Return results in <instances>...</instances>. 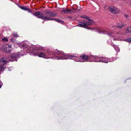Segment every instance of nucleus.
<instances>
[{
    "instance_id": "58836bf2",
    "label": "nucleus",
    "mask_w": 131,
    "mask_h": 131,
    "mask_svg": "<svg viewBox=\"0 0 131 131\" xmlns=\"http://www.w3.org/2000/svg\"><path fill=\"white\" fill-rule=\"evenodd\" d=\"M77 11H78V10H79L80 9H79V8H78V9L77 8Z\"/></svg>"
},
{
    "instance_id": "f704fd0d",
    "label": "nucleus",
    "mask_w": 131,
    "mask_h": 131,
    "mask_svg": "<svg viewBox=\"0 0 131 131\" xmlns=\"http://www.w3.org/2000/svg\"><path fill=\"white\" fill-rule=\"evenodd\" d=\"M26 45H21V48H24L25 47V46Z\"/></svg>"
},
{
    "instance_id": "b1692460",
    "label": "nucleus",
    "mask_w": 131,
    "mask_h": 131,
    "mask_svg": "<svg viewBox=\"0 0 131 131\" xmlns=\"http://www.w3.org/2000/svg\"><path fill=\"white\" fill-rule=\"evenodd\" d=\"M2 40L6 42H7L8 40L6 38H4L2 39Z\"/></svg>"
},
{
    "instance_id": "f257e3e1",
    "label": "nucleus",
    "mask_w": 131,
    "mask_h": 131,
    "mask_svg": "<svg viewBox=\"0 0 131 131\" xmlns=\"http://www.w3.org/2000/svg\"><path fill=\"white\" fill-rule=\"evenodd\" d=\"M56 55L57 54L58 56L57 57L58 59H67L69 58V54L66 55L65 53L62 51H60L58 50H56Z\"/></svg>"
},
{
    "instance_id": "a18cd8bd",
    "label": "nucleus",
    "mask_w": 131,
    "mask_h": 131,
    "mask_svg": "<svg viewBox=\"0 0 131 131\" xmlns=\"http://www.w3.org/2000/svg\"><path fill=\"white\" fill-rule=\"evenodd\" d=\"M9 70H10V69H9Z\"/></svg>"
},
{
    "instance_id": "473e14b6",
    "label": "nucleus",
    "mask_w": 131,
    "mask_h": 131,
    "mask_svg": "<svg viewBox=\"0 0 131 131\" xmlns=\"http://www.w3.org/2000/svg\"><path fill=\"white\" fill-rule=\"evenodd\" d=\"M47 53L48 56H50V51H48L47 52Z\"/></svg>"
},
{
    "instance_id": "f3484780",
    "label": "nucleus",
    "mask_w": 131,
    "mask_h": 131,
    "mask_svg": "<svg viewBox=\"0 0 131 131\" xmlns=\"http://www.w3.org/2000/svg\"><path fill=\"white\" fill-rule=\"evenodd\" d=\"M5 46H6L7 47H8L9 48H11L12 46H11V44H10L8 43H7V44Z\"/></svg>"
},
{
    "instance_id": "2f4dec72",
    "label": "nucleus",
    "mask_w": 131,
    "mask_h": 131,
    "mask_svg": "<svg viewBox=\"0 0 131 131\" xmlns=\"http://www.w3.org/2000/svg\"><path fill=\"white\" fill-rule=\"evenodd\" d=\"M116 51L117 52H118L120 51V49L118 48H117V49H116Z\"/></svg>"
},
{
    "instance_id": "a878e982",
    "label": "nucleus",
    "mask_w": 131,
    "mask_h": 131,
    "mask_svg": "<svg viewBox=\"0 0 131 131\" xmlns=\"http://www.w3.org/2000/svg\"><path fill=\"white\" fill-rule=\"evenodd\" d=\"M89 57H90V59L91 58V59H94V58H96V57L95 56H89Z\"/></svg>"
},
{
    "instance_id": "c85d7f7f",
    "label": "nucleus",
    "mask_w": 131,
    "mask_h": 131,
    "mask_svg": "<svg viewBox=\"0 0 131 131\" xmlns=\"http://www.w3.org/2000/svg\"><path fill=\"white\" fill-rule=\"evenodd\" d=\"M52 14L53 17H55L57 16V14L56 13H52Z\"/></svg>"
},
{
    "instance_id": "f03ea898",
    "label": "nucleus",
    "mask_w": 131,
    "mask_h": 131,
    "mask_svg": "<svg viewBox=\"0 0 131 131\" xmlns=\"http://www.w3.org/2000/svg\"><path fill=\"white\" fill-rule=\"evenodd\" d=\"M8 61H7L6 58H2L0 59V71H3L6 68V64Z\"/></svg>"
},
{
    "instance_id": "393cba45",
    "label": "nucleus",
    "mask_w": 131,
    "mask_h": 131,
    "mask_svg": "<svg viewBox=\"0 0 131 131\" xmlns=\"http://www.w3.org/2000/svg\"><path fill=\"white\" fill-rule=\"evenodd\" d=\"M126 40L127 42H130L131 41V38H127Z\"/></svg>"
},
{
    "instance_id": "412c9836",
    "label": "nucleus",
    "mask_w": 131,
    "mask_h": 131,
    "mask_svg": "<svg viewBox=\"0 0 131 131\" xmlns=\"http://www.w3.org/2000/svg\"><path fill=\"white\" fill-rule=\"evenodd\" d=\"M46 14L49 15L50 13H51V12H50L49 9L45 10Z\"/></svg>"
},
{
    "instance_id": "c9c22d12",
    "label": "nucleus",
    "mask_w": 131,
    "mask_h": 131,
    "mask_svg": "<svg viewBox=\"0 0 131 131\" xmlns=\"http://www.w3.org/2000/svg\"><path fill=\"white\" fill-rule=\"evenodd\" d=\"M2 85V82L1 81H0V89Z\"/></svg>"
},
{
    "instance_id": "5701e85b",
    "label": "nucleus",
    "mask_w": 131,
    "mask_h": 131,
    "mask_svg": "<svg viewBox=\"0 0 131 131\" xmlns=\"http://www.w3.org/2000/svg\"><path fill=\"white\" fill-rule=\"evenodd\" d=\"M52 13H53L52 12H51V13H50L48 15H49V17L50 18V17H53V16H52ZM47 16L48 17V16Z\"/></svg>"
},
{
    "instance_id": "f8f14e48",
    "label": "nucleus",
    "mask_w": 131,
    "mask_h": 131,
    "mask_svg": "<svg viewBox=\"0 0 131 131\" xmlns=\"http://www.w3.org/2000/svg\"><path fill=\"white\" fill-rule=\"evenodd\" d=\"M37 55L39 57L45 58V53L40 52L37 54Z\"/></svg>"
},
{
    "instance_id": "72a5a7b5",
    "label": "nucleus",
    "mask_w": 131,
    "mask_h": 131,
    "mask_svg": "<svg viewBox=\"0 0 131 131\" xmlns=\"http://www.w3.org/2000/svg\"><path fill=\"white\" fill-rule=\"evenodd\" d=\"M84 22L86 24H87V25H88V21H87L86 20H85L84 21Z\"/></svg>"
},
{
    "instance_id": "c03bdc74",
    "label": "nucleus",
    "mask_w": 131,
    "mask_h": 131,
    "mask_svg": "<svg viewBox=\"0 0 131 131\" xmlns=\"http://www.w3.org/2000/svg\"><path fill=\"white\" fill-rule=\"evenodd\" d=\"M116 34H118V33H116Z\"/></svg>"
},
{
    "instance_id": "a211bd4d",
    "label": "nucleus",
    "mask_w": 131,
    "mask_h": 131,
    "mask_svg": "<svg viewBox=\"0 0 131 131\" xmlns=\"http://www.w3.org/2000/svg\"><path fill=\"white\" fill-rule=\"evenodd\" d=\"M127 31L128 32H131V27H128L127 29Z\"/></svg>"
},
{
    "instance_id": "423d86ee",
    "label": "nucleus",
    "mask_w": 131,
    "mask_h": 131,
    "mask_svg": "<svg viewBox=\"0 0 131 131\" xmlns=\"http://www.w3.org/2000/svg\"><path fill=\"white\" fill-rule=\"evenodd\" d=\"M78 25H79L80 27H84L85 28H87L89 29H91V28L89 27H88V26L85 23L83 22H80L78 23Z\"/></svg>"
},
{
    "instance_id": "20e7f679",
    "label": "nucleus",
    "mask_w": 131,
    "mask_h": 131,
    "mask_svg": "<svg viewBox=\"0 0 131 131\" xmlns=\"http://www.w3.org/2000/svg\"><path fill=\"white\" fill-rule=\"evenodd\" d=\"M33 15L36 17L38 18H41L43 20L45 19L46 21L49 20L48 19V18H50L49 17H48L47 15L44 16L43 14L41 12L39 11H37L35 12L34 13H33Z\"/></svg>"
},
{
    "instance_id": "9b49d317",
    "label": "nucleus",
    "mask_w": 131,
    "mask_h": 131,
    "mask_svg": "<svg viewBox=\"0 0 131 131\" xmlns=\"http://www.w3.org/2000/svg\"><path fill=\"white\" fill-rule=\"evenodd\" d=\"M80 57L84 60H87L89 59H90V57H89L88 56H87L86 55H81Z\"/></svg>"
},
{
    "instance_id": "e433bc0d",
    "label": "nucleus",
    "mask_w": 131,
    "mask_h": 131,
    "mask_svg": "<svg viewBox=\"0 0 131 131\" xmlns=\"http://www.w3.org/2000/svg\"><path fill=\"white\" fill-rule=\"evenodd\" d=\"M72 9L76 11L77 10V8H76V9H74V8H73Z\"/></svg>"
},
{
    "instance_id": "37998d69",
    "label": "nucleus",
    "mask_w": 131,
    "mask_h": 131,
    "mask_svg": "<svg viewBox=\"0 0 131 131\" xmlns=\"http://www.w3.org/2000/svg\"><path fill=\"white\" fill-rule=\"evenodd\" d=\"M113 46V47L114 48H115V47L114 46Z\"/></svg>"
},
{
    "instance_id": "0eeeda50",
    "label": "nucleus",
    "mask_w": 131,
    "mask_h": 131,
    "mask_svg": "<svg viewBox=\"0 0 131 131\" xmlns=\"http://www.w3.org/2000/svg\"><path fill=\"white\" fill-rule=\"evenodd\" d=\"M2 49L4 51L6 52L9 53L11 51V50L8 47L5 46H4L2 47Z\"/></svg>"
},
{
    "instance_id": "79ce46f5",
    "label": "nucleus",
    "mask_w": 131,
    "mask_h": 131,
    "mask_svg": "<svg viewBox=\"0 0 131 131\" xmlns=\"http://www.w3.org/2000/svg\"><path fill=\"white\" fill-rule=\"evenodd\" d=\"M44 21H42V23H44Z\"/></svg>"
},
{
    "instance_id": "6ab92c4d",
    "label": "nucleus",
    "mask_w": 131,
    "mask_h": 131,
    "mask_svg": "<svg viewBox=\"0 0 131 131\" xmlns=\"http://www.w3.org/2000/svg\"><path fill=\"white\" fill-rule=\"evenodd\" d=\"M120 11L119 9L118 8H116L115 9V14H117L119 13Z\"/></svg>"
},
{
    "instance_id": "7c9ffc66",
    "label": "nucleus",
    "mask_w": 131,
    "mask_h": 131,
    "mask_svg": "<svg viewBox=\"0 0 131 131\" xmlns=\"http://www.w3.org/2000/svg\"><path fill=\"white\" fill-rule=\"evenodd\" d=\"M124 16L126 18H127L129 16L127 14L125 15H124Z\"/></svg>"
},
{
    "instance_id": "2eb2a0df",
    "label": "nucleus",
    "mask_w": 131,
    "mask_h": 131,
    "mask_svg": "<svg viewBox=\"0 0 131 131\" xmlns=\"http://www.w3.org/2000/svg\"><path fill=\"white\" fill-rule=\"evenodd\" d=\"M114 8V7H113L112 6H110L109 7L108 9L111 12L113 13L115 11Z\"/></svg>"
},
{
    "instance_id": "7ed1b4c3",
    "label": "nucleus",
    "mask_w": 131,
    "mask_h": 131,
    "mask_svg": "<svg viewBox=\"0 0 131 131\" xmlns=\"http://www.w3.org/2000/svg\"><path fill=\"white\" fill-rule=\"evenodd\" d=\"M22 55L21 54L20 52H15L11 54L10 55V57L13 59L8 60L9 62L11 61L12 62L14 61H17L18 58H19Z\"/></svg>"
},
{
    "instance_id": "4be33fe9",
    "label": "nucleus",
    "mask_w": 131,
    "mask_h": 131,
    "mask_svg": "<svg viewBox=\"0 0 131 131\" xmlns=\"http://www.w3.org/2000/svg\"><path fill=\"white\" fill-rule=\"evenodd\" d=\"M82 18H84L85 19H87L88 20H89V19H90L89 17H87L86 16H82Z\"/></svg>"
},
{
    "instance_id": "c756f323",
    "label": "nucleus",
    "mask_w": 131,
    "mask_h": 131,
    "mask_svg": "<svg viewBox=\"0 0 131 131\" xmlns=\"http://www.w3.org/2000/svg\"><path fill=\"white\" fill-rule=\"evenodd\" d=\"M14 35V36L15 37H18L19 36L18 34H15Z\"/></svg>"
},
{
    "instance_id": "cd10ccee",
    "label": "nucleus",
    "mask_w": 131,
    "mask_h": 131,
    "mask_svg": "<svg viewBox=\"0 0 131 131\" xmlns=\"http://www.w3.org/2000/svg\"><path fill=\"white\" fill-rule=\"evenodd\" d=\"M14 40L13 39H10V41L11 42H13L15 43H16V42L15 40V41H14Z\"/></svg>"
},
{
    "instance_id": "bb28decb",
    "label": "nucleus",
    "mask_w": 131,
    "mask_h": 131,
    "mask_svg": "<svg viewBox=\"0 0 131 131\" xmlns=\"http://www.w3.org/2000/svg\"><path fill=\"white\" fill-rule=\"evenodd\" d=\"M102 62H104L105 63H107L108 62V61L105 59H104L102 60Z\"/></svg>"
},
{
    "instance_id": "a19ab883",
    "label": "nucleus",
    "mask_w": 131,
    "mask_h": 131,
    "mask_svg": "<svg viewBox=\"0 0 131 131\" xmlns=\"http://www.w3.org/2000/svg\"><path fill=\"white\" fill-rule=\"evenodd\" d=\"M38 50H36V52H38Z\"/></svg>"
},
{
    "instance_id": "39448f33",
    "label": "nucleus",
    "mask_w": 131,
    "mask_h": 131,
    "mask_svg": "<svg viewBox=\"0 0 131 131\" xmlns=\"http://www.w3.org/2000/svg\"><path fill=\"white\" fill-rule=\"evenodd\" d=\"M80 57L78 56H73L70 54L69 56V58L73 59L75 61L77 62H81L80 60Z\"/></svg>"
},
{
    "instance_id": "ea45409f",
    "label": "nucleus",
    "mask_w": 131,
    "mask_h": 131,
    "mask_svg": "<svg viewBox=\"0 0 131 131\" xmlns=\"http://www.w3.org/2000/svg\"><path fill=\"white\" fill-rule=\"evenodd\" d=\"M68 18H72V17L71 16H69V17H68Z\"/></svg>"
},
{
    "instance_id": "9d476101",
    "label": "nucleus",
    "mask_w": 131,
    "mask_h": 131,
    "mask_svg": "<svg viewBox=\"0 0 131 131\" xmlns=\"http://www.w3.org/2000/svg\"><path fill=\"white\" fill-rule=\"evenodd\" d=\"M19 7L21 9L24 10H26L28 11L29 12H31V10L29 8L26 7L24 6H19Z\"/></svg>"
},
{
    "instance_id": "4468645a",
    "label": "nucleus",
    "mask_w": 131,
    "mask_h": 131,
    "mask_svg": "<svg viewBox=\"0 0 131 131\" xmlns=\"http://www.w3.org/2000/svg\"><path fill=\"white\" fill-rule=\"evenodd\" d=\"M105 32H106V31H104L103 33H104L105 34H107L108 35L110 36H112V37H113V40H115V38H114L113 36H114V34L113 33H105Z\"/></svg>"
},
{
    "instance_id": "4c0bfd02",
    "label": "nucleus",
    "mask_w": 131,
    "mask_h": 131,
    "mask_svg": "<svg viewBox=\"0 0 131 131\" xmlns=\"http://www.w3.org/2000/svg\"><path fill=\"white\" fill-rule=\"evenodd\" d=\"M102 60H100L99 61H98V62H102Z\"/></svg>"
},
{
    "instance_id": "dca6fc26",
    "label": "nucleus",
    "mask_w": 131,
    "mask_h": 131,
    "mask_svg": "<svg viewBox=\"0 0 131 131\" xmlns=\"http://www.w3.org/2000/svg\"><path fill=\"white\" fill-rule=\"evenodd\" d=\"M88 21V24L89 25H92L93 23H94V21L90 19Z\"/></svg>"
},
{
    "instance_id": "aec40b11",
    "label": "nucleus",
    "mask_w": 131,
    "mask_h": 131,
    "mask_svg": "<svg viewBox=\"0 0 131 131\" xmlns=\"http://www.w3.org/2000/svg\"><path fill=\"white\" fill-rule=\"evenodd\" d=\"M50 55H54L55 56L56 55V50L54 51V52H52L50 51Z\"/></svg>"
},
{
    "instance_id": "ddd939ff",
    "label": "nucleus",
    "mask_w": 131,
    "mask_h": 131,
    "mask_svg": "<svg viewBox=\"0 0 131 131\" xmlns=\"http://www.w3.org/2000/svg\"><path fill=\"white\" fill-rule=\"evenodd\" d=\"M125 26L124 25L122 24V23H118L117 24L116 27L118 28H121Z\"/></svg>"
},
{
    "instance_id": "6e6552de",
    "label": "nucleus",
    "mask_w": 131,
    "mask_h": 131,
    "mask_svg": "<svg viewBox=\"0 0 131 131\" xmlns=\"http://www.w3.org/2000/svg\"><path fill=\"white\" fill-rule=\"evenodd\" d=\"M72 12L73 11L71 9L67 10V9H65L64 8L63 9V10L62 11V13L67 14H69Z\"/></svg>"
},
{
    "instance_id": "1a4fd4ad",
    "label": "nucleus",
    "mask_w": 131,
    "mask_h": 131,
    "mask_svg": "<svg viewBox=\"0 0 131 131\" xmlns=\"http://www.w3.org/2000/svg\"><path fill=\"white\" fill-rule=\"evenodd\" d=\"M48 19L49 20H54L57 22L61 24H64V23L63 21L60 20L58 19L55 18H48Z\"/></svg>"
}]
</instances>
